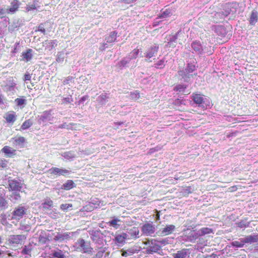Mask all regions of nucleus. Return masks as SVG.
I'll use <instances>...</instances> for the list:
<instances>
[{"mask_svg": "<svg viewBox=\"0 0 258 258\" xmlns=\"http://www.w3.org/2000/svg\"><path fill=\"white\" fill-rule=\"evenodd\" d=\"M196 67L191 63H188L185 69L180 70L178 71V75L179 80L181 81L188 83L194 77L197 75L196 73Z\"/></svg>", "mask_w": 258, "mask_h": 258, "instance_id": "f257e3e1", "label": "nucleus"}, {"mask_svg": "<svg viewBox=\"0 0 258 258\" xmlns=\"http://www.w3.org/2000/svg\"><path fill=\"white\" fill-rule=\"evenodd\" d=\"M144 244L146 246L144 249H145L147 254H153L155 253H159L161 250V246L158 245L156 239H149L144 241Z\"/></svg>", "mask_w": 258, "mask_h": 258, "instance_id": "f03ea898", "label": "nucleus"}, {"mask_svg": "<svg viewBox=\"0 0 258 258\" xmlns=\"http://www.w3.org/2000/svg\"><path fill=\"white\" fill-rule=\"evenodd\" d=\"M75 247L79 251L86 253H90L93 249L90 243L86 242L84 239L82 238L77 240L75 243Z\"/></svg>", "mask_w": 258, "mask_h": 258, "instance_id": "7ed1b4c3", "label": "nucleus"}, {"mask_svg": "<svg viewBox=\"0 0 258 258\" xmlns=\"http://www.w3.org/2000/svg\"><path fill=\"white\" fill-rule=\"evenodd\" d=\"M27 237L25 235H10L7 238V241L9 245L16 246L18 245L22 244L25 240L26 239Z\"/></svg>", "mask_w": 258, "mask_h": 258, "instance_id": "20e7f679", "label": "nucleus"}, {"mask_svg": "<svg viewBox=\"0 0 258 258\" xmlns=\"http://www.w3.org/2000/svg\"><path fill=\"white\" fill-rule=\"evenodd\" d=\"M199 237L197 231L191 230L189 232L183 233L182 235L180 236V239L181 241H183L184 242L194 243Z\"/></svg>", "mask_w": 258, "mask_h": 258, "instance_id": "39448f33", "label": "nucleus"}, {"mask_svg": "<svg viewBox=\"0 0 258 258\" xmlns=\"http://www.w3.org/2000/svg\"><path fill=\"white\" fill-rule=\"evenodd\" d=\"M137 65V62L132 60L128 55L123 57L117 63V66L121 69L125 67L135 68Z\"/></svg>", "mask_w": 258, "mask_h": 258, "instance_id": "423d86ee", "label": "nucleus"}, {"mask_svg": "<svg viewBox=\"0 0 258 258\" xmlns=\"http://www.w3.org/2000/svg\"><path fill=\"white\" fill-rule=\"evenodd\" d=\"M75 232H64V233H57L53 238L54 240L60 242H67V241L71 239Z\"/></svg>", "mask_w": 258, "mask_h": 258, "instance_id": "0eeeda50", "label": "nucleus"}, {"mask_svg": "<svg viewBox=\"0 0 258 258\" xmlns=\"http://www.w3.org/2000/svg\"><path fill=\"white\" fill-rule=\"evenodd\" d=\"M191 47L194 51L198 54L202 55L208 52V48H207L206 46H202L200 41H193L191 44Z\"/></svg>", "mask_w": 258, "mask_h": 258, "instance_id": "6e6552de", "label": "nucleus"}, {"mask_svg": "<svg viewBox=\"0 0 258 258\" xmlns=\"http://www.w3.org/2000/svg\"><path fill=\"white\" fill-rule=\"evenodd\" d=\"M141 230L144 235L152 236L155 232V227L152 223H146L142 226Z\"/></svg>", "mask_w": 258, "mask_h": 258, "instance_id": "1a4fd4ad", "label": "nucleus"}, {"mask_svg": "<svg viewBox=\"0 0 258 258\" xmlns=\"http://www.w3.org/2000/svg\"><path fill=\"white\" fill-rule=\"evenodd\" d=\"M158 50L159 46L155 44L148 48L144 53V56L146 57L145 60L151 62L152 60H150V59L156 55Z\"/></svg>", "mask_w": 258, "mask_h": 258, "instance_id": "9d476101", "label": "nucleus"}, {"mask_svg": "<svg viewBox=\"0 0 258 258\" xmlns=\"http://www.w3.org/2000/svg\"><path fill=\"white\" fill-rule=\"evenodd\" d=\"M117 32L116 31L111 32L109 35L106 36L105 38L106 42H103L102 46L101 47L102 50H104L105 48L108 47V43L114 42L117 38Z\"/></svg>", "mask_w": 258, "mask_h": 258, "instance_id": "9b49d317", "label": "nucleus"}, {"mask_svg": "<svg viewBox=\"0 0 258 258\" xmlns=\"http://www.w3.org/2000/svg\"><path fill=\"white\" fill-rule=\"evenodd\" d=\"M48 172L51 175H55L58 176L60 175L66 176V175L69 174L71 171L63 168L52 167L49 169Z\"/></svg>", "mask_w": 258, "mask_h": 258, "instance_id": "f8f14e48", "label": "nucleus"}, {"mask_svg": "<svg viewBox=\"0 0 258 258\" xmlns=\"http://www.w3.org/2000/svg\"><path fill=\"white\" fill-rule=\"evenodd\" d=\"M191 250L188 248H183L172 254V258H189Z\"/></svg>", "mask_w": 258, "mask_h": 258, "instance_id": "ddd939ff", "label": "nucleus"}, {"mask_svg": "<svg viewBox=\"0 0 258 258\" xmlns=\"http://www.w3.org/2000/svg\"><path fill=\"white\" fill-rule=\"evenodd\" d=\"M26 209L24 207L19 206L13 212V218L16 220L20 219L26 214Z\"/></svg>", "mask_w": 258, "mask_h": 258, "instance_id": "4468645a", "label": "nucleus"}, {"mask_svg": "<svg viewBox=\"0 0 258 258\" xmlns=\"http://www.w3.org/2000/svg\"><path fill=\"white\" fill-rule=\"evenodd\" d=\"M126 234L127 239H137L139 237V230L138 228L133 227L126 229Z\"/></svg>", "mask_w": 258, "mask_h": 258, "instance_id": "2eb2a0df", "label": "nucleus"}, {"mask_svg": "<svg viewBox=\"0 0 258 258\" xmlns=\"http://www.w3.org/2000/svg\"><path fill=\"white\" fill-rule=\"evenodd\" d=\"M32 243H29L27 245H25L21 247L22 250L21 253L25 255V258H30L32 256L31 252L34 248Z\"/></svg>", "mask_w": 258, "mask_h": 258, "instance_id": "dca6fc26", "label": "nucleus"}, {"mask_svg": "<svg viewBox=\"0 0 258 258\" xmlns=\"http://www.w3.org/2000/svg\"><path fill=\"white\" fill-rule=\"evenodd\" d=\"M175 226L174 225H167L159 232V235L163 236L171 234L175 231Z\"/></svg>", "mask_w": 258, "mask_h": 258, "instance_id": "f3484780", "label": "nucleus"}, {"mask_svg": "<svg viewBox=\"0 0 258 258\" xmlns=\"http://www.w3.org/2000/svg\"><path fill=\"white\" fill-rule=\"evenodd\" d=\"M127 237L124 233H122L121 234H117L115 235L113 241H115V243L119 246H122L125 242V240L127 239Z\"/></svg>", "mask_w": 258, "mask_h": 258, "instance_id": "a211bd4d", "label": "nucleus"}, {"mask_svg": "<svg viewBox=\"0 0 258 258\" xmlns=\"http://www.w3.org/2000/svg\"><path fill=\"white\" fill-rule=\"evenodd\" d=\"M21 3L18 0H13L9 8L7 9L8 14H13L17 12L19 8Z\"/></svg>", "mask_w": 258, "mask_h": 258, "instance_id": "6ab92c4d", "label": "nucleus"}, {"mask_svg": "<svg viewBox=\"0 0 258 258\" xmlns=\"http://www.w3.org/2000/svg\"><path fill=\"white\" fill-rule=\"evenodd\" d=\"M9 185L10 189L12 191H20L22 188V184L16 180H11L9 181Z\"/></svg>", "mask_w": 258, "mask_h": 258, "instance_id": "aec40b11", "label": "nucleus"}, {"mask_svg": "<svg viewBox=\"0 0 258 258\" xmlns=\"http://www.w3.org/2000/svg\"><path fill=\"white\" fill-rule=\"evenodd\" d=\"M16 85L17 83L13 79L8 80L6 85L7 91L14 94L17 89Z\"/></svg>", "mask_w": 258, "mask_h": 258, "instance_id": "412c9836", "label": "nucleus"}, {"mask_svg": "<svg viewBox=\"0 0 258 258\" xmlns=\"http://www.w3.org/2000/svg\"><path fill=\"white\" fill-rule=\"evenodd\" d=\"M244 244H251L258 241V234H254L246 236L243 238Z\"/></svg>", "mask_w": 258, "mask_h": 258, "instance_id": "4be33fe9", "label": "nucleus"}, {"mask_svg": "<svg viewBox=\"0 0 258 258\" xmlns=\"http://www.w3.org/2000/svg\"><path fill=\"white\" fill-rule=\"evenodd\" d=\"M192 100L199 107H204V98L200 94H193Z\"/></svg>", "mask_w": 258, "mask_h": 258, "instance_id": "5701e85b", "label": "nucleus"}, {"mask_svg": "<svg viewBox=\"0 0 258 258\" xmlns=\"http://www.w3.org/2000/svg\"><path fill=\"white\" fill-rule=\"evenodd\" d=\"M109 99V96L108 94L102 93L97 97L96 101L100 105L103 106L106 104Z\"/></svg>", "mask_w": 258, "mask_h": 258, "instance_id": "b1692460", "label": "nucleus"}, {"mask_svg": "<svg viewBox=\"0 0 258 258\" xmlns=\"http://www.w3.org/2000/svg\"><path fill=\"white\" fill-rule=\"evenodd\" d=\"M57 45V41L56 40H45L43 42V46L45 49L51 50L52 48Z\"/></svg>", "mask_w": 258, "mask_h": 258, "instance_id": "393cba45", "label": "nucleus"}, {"mask_svg": "<svg viewBox=\"0 0 258 258\" xmlns=\"http://www.w3.org/2000/svg\"><path fill=\"white\" fill-rule=\"evenodd\" d=\"M33 50L31 49H28L26 51H24L22 53V60L28 62L32 58Z\"/></svg>", "mask_w": 258, "mask_h": 258, "instance_id": "a878e982", "label": "nucleus"}, {"mask_svg": "<svg viewBox=\"0 0 258 258\" xmlns=\"http://www.w3.org/2000/svg\"><path fill=\"white\" fill-rule=\"evenodd\" d=\"M230 244L232 247L237 248H242L245 245L243 238H239L237 240L232 241Z\"/></svg>", "mask_w": 258, "mask_h": 258, "instance_id": "bb28decb", "label": "nucleus"}, {"mask_svg": "<svg viewBox=\"0 0 258 258\" xmlns=\"http://www.w3.org/2000/svg\"><path fill=\"white\" fill-rule=\"evenodd\" d=\"M61 155L66 159L70 161L73 160L76 157V154L73 151L62 152Z\"/></svg>", "mask_w": 258, "mask_h": 258, "instance_id": "cd10ccee", "label": "nucleus"}, {"mask_svg": "<svg viewBox=\"0 0 258 258\" xmlns=\"http://www.w3.org/2000/svg\"><path fill=\"white\" fill-rule=\"evenodd\" d=\"M51 118H52L51 111V110L45 111H44L43 112L42 114L40 116V120L44 122V121H46L51 120Z\"/></svg>", "mask_w": 258, "mask_h": 258, "instance_id": "c85d7f7f", "label": "nucleus"}, {"mask_svg": "<svg viewBox=\"0 0 258 258\" xmlns=\"http://www.w3.org/2000/svg\"><path fill=\"white\" fill-rule=\"evenodd\" d=\"M76 186V184L72 180H68L66 183L62 185L61 188L69 190Z\"/></svg>", "mask_w": 258, "mask_h": 258, "instance_id": "c756f323", "label": "nucleus"}, {"mask_svg": "<svg viewBox=\"0 0 258 258\" xmlns=\"http://www.w3.org/2000/svg\"><path fill=\"white\" fill-rule=\"evenodd\" d=\"M2 151L4 152L6 155L9 157H11L13 155L16 154V150L13 149L12 148L9 146H5L2 149Z\"/></svg>", "mask_w": 258, "mask_h": 258, "instance_id": "7c9ffc66", "label": "nucleus"}, {"mask_svg": "<svg viewBox=\"0 0 258 258\" xmlns=\"http://www.w3.org/2000/svg\"><path fill=\"white\" fill-rule=\"evenodd\" d=\"M42 205L44 210H50L53 206V201L50 199H46L44 200Z\"/></svg>", "mask_w": 258, "mask_h": 258, "instance_id": "2f4dec72", "label": "nucleus"}, {"mask_svg": "<svg viewBox=\"0 0 258 258\" xmlns=\"http://www.w3.org/2000/svg\"><path fill=\"white\" fill-rule=\"evenodd\" d=\"M257 20L258 13L256 11L253 10L252 11L250 17L249 18V24L251 25H254L257 22Z\"/></svg>", "mask_w": 258, "mask_h": 258, "instance_id": "473e14b6", "label": "nucleus"}, {"mask_svg": "<svg viewBox=\"0 0 258 258\" xmlns=\"http://www.w3.org/2000/svg\"><path fill=\"white\" fill-rule=\"evenodd\" d=\"M198 233L199 237L204 236L206 234H209L213 232V230L210 228L208 227H203L198 231H197Z\"/></svg>", "mask_w": 258, "mask_h": 258, "instance_id": "72a5a7b5", "label": "nucleus"}, {"mask_svg": "<svg viewBox=\"0 0 258 258\" xmlns=\"http://www.w3.org/2000/svg\"><path fill=\"white\" fill-rule=\"evenodd\" d=\"M187 86V85L185 84H178L174 87L173 90L177 92L183 94L185 92Z\"/></svg>", "mask_w": 258, "mask_h": 258, "instance_id": "f704fd0d", "label": "nucleus"}, {"mask_svg": "<svg viewBox=\"0 0 258 258\" xmlns=\"http://www.w3.org/2000/svg\"><path fill=\"white\" fill-rule=\"evenodd\" d=\"M91 238L94 242H98L100 239V232L98 230H93L90 233Z\"/></svg>", "mask_w": 258, "mask_h": 258, "instance_id": "c9c22d12", "label": "nucleus"}, {"mask_svg": "<svg viewBox=\"0 0 258 258\" xmlns=\"http://www.w3.org/2000/svg\"><path fill=\"white\" fill-rule=\"evenodd\" d=\"M140 251V247L135 246L127 249L123 254V256H126L127 255H132L135 253H137Z\"/></svg>", "mask_w": 258, "mask_h": 258, "instance_id": "e433bc0d", "label": "nucleus"}, {"mask_svg": "<svg viewBox=\"0 0 258 258\" xmlns=\"http://www.w3.org/2000/svg\"><path fill=\"white\" fill-rule=\"evenodd\" d=\"M172 15V10L166 9L164 11H161V13L158 16L159 18H165Z\"/></svg>", "mask_w": 258, "mask_h": 258, "instance_id": "4c0bfd02", "label": "nucleus"}, {"mask_svg": "<svg viewBox=\"0 0 258 258\" xmlns=\"http://www.w3.org/2000/svg\"><path fill=\"white\" fill-rule=\"evenodd\" d=\"M215 31L217 34L223 37L225 36L227 34L226 28L222 26H217Z\"/></svg>", "mask_w": 258, "mask_h": 258, "instance_id": "58836bf2", "label": "nucleus"}, {"mask_svg": "<svg viewBox=\"0 0 258 258\" xmlns=\"http://www.w3.org/2000/svg\"><path fill=\"white\" fill-rule=\"evenodd\" d=\"M232 10H230L229 7H228L224 12H222V13H217L215 14L216 17H220L222 19H223L224 17L228 16L231 12Z\"/></svg>", "mask_w": 258, "mask_h": 258, "instance_id": "ea45409f", "label": "nucleus"}, {"mask_svg": "<svg viewBox=\"0 0 258 258\" xmlns=\"http://www.w3.org/2000/svg\"><path fill=\"white\" fill-rule=\"evenodd\" d=\"M21 197L18 191H14L10 195V199L14 203L19 201Z\"/></svg>", "mask_w": 258, "mask_h": 258, "instance_id": "a19ab883", "label": "nucleus"}, {"mask_svg": "<svg viewBox=\"0 0 258 258\" xmlns=\"http://www.w3.org/2000/svg\"><path fill=\"white\" fill-rule=\"evenodd\" d=\"M67 55V53H64L63 51L58 52L56 58V61L58 63H62L64 59L66 57Z\"/></svg>", "mask_w": 258, "mask_h": 258, "instance_id": "79ce46f5", "label": "nucleus"}, {"mask_svg": "<svg viewBox=\"0 0 258 258\" xmlns=\"http://www.w3.org/2000/svg\"><path fill=\"white\" fill-rule=\"evenodd\" d=\"M53 257L55 258H64V252L59 249H57V250H55L52 253Z\"/></svg>", "mask_w": 258, "mask_h": 258, "instance_id": "37998d69", "label": "nucleus"}, {"mask_svg": "<svg viewBox=\"0 0 258 258\" xmlns=\"http://www.w3.org/2000/svg\"><path fill=\"white\" fill-rule=\"evenodd\" d=\"M206 242L205 241L203 238H199L198 241V244L195 245V247L197 250L201 251L203 248L201 245L205 246L206 245Z\"/></svg>", "mask_w": 258, "mask_h": 258, "instance_id": "c03bdc74", "label": "nucleus"}, {"mask_svg": "<svg viewBox=\"0 0 258 258\" xmlns=\"http://www.w3.org/2000/svg\"><path fill=\"white\" fill-rule=\"evenodd\" d=\"M139 52L140 50L139 49H135L127 55L129 56L132 59V60L136 61V59L138 57Z\"/></svg>", "mask_w": 258, "mask_h": 258, "instance_id": "a18cd8bd", "label": "nucleus"}, {"mask_svg": "<svg viewBox=\"0 0 258 258\" xmlns=\"http://www.w3.org/2000/svg\"><path fill=\"white\" fill-rule=\"evenodd\" d=\"M14 140V144L16 145H19L20 146H23V144L25 142V139L23 137H19L16 138H13Z\"/></svg>", "mask_w": 258, "mask_h": 258, "instance_id": "49530a36", "label": "nucleus"}, {"mask_svg": "<svg viewBox=\"0 0 258 258\" xmlns=\"http://www.w3.org/2000/svg\"><path fill=\"white\" fill-rule=\"evenodd\" d=\"M106 250V247L100 248V249L97 251V253L94 255L92 258H102Z\"/></svg>", "mask_w": 258, "mask_h": 258, "instance_id": "de8ad7c7", "label": "nucleus"}, {"mask_svg": "<svg viewBox=\"0 0 258 258\" xmlns=\"http://www.w3.org/2000/svg\"><path fill=\"white\" fill-rule=\"evenodd\" d=\"M33 124L32 121L30 119L25 120L21 125V128L23 130L29 128Z\"/></svg>", "mask_w": 258, "mask_h": 258, "instance_id": "09e8293b", "label": "nucleus"}, {"mask_svg": "<svg viewBox=\"0 0 258 258\" xmlns=\"http://www.w3.org/2000/svg\"><path fill=\"white\" fill-rule=\"evenodd\" d=\"M166 62V61H165L164 58H163L155 63L154 67L157 69H162L165 67Z\"/></svg>", "mask_w": 258, "mask_h": 258, "instance_id": "8fccbe9b", "label": "nucleus"}, {"mask_svg": "<svg viewBox=\"0 0 258 258\" xmlns=\"http://www.w3.org/2000/svg\"><path fill=\"white\" fill-rule=\"evenodd\" d=\"M16 117L15 113H9L7 115L6 119L7 122H14L16 120Z\"/></svg>", "mask_w": 258, "mask_h": 258, "instance_id": "3c124183", "label": "nucleus"}, {"mask_svg": "<svg viewBox=\"0 0 258 258\" xmlns=\"http://www.w3.org/2000/svg\"><path fill=\"white\" fill-rule=\"evenodd\" d=\"M156 241H157L158 245L160 246H161V248L162 247V245H165L169 243V240L168 238H162L159 239H156Z\"/></svg>", "mask_w": 258, "mask_h": 258, "instance_id": "603ef678", "label": "nucleus"}, {"mask_svg": "<svg viewBox=\"0 0 258 258\" xmlns=\"http://www.w3.org/2000/svg\"><path fill=\"white\" fill-rule=\"evenodd\" d=\"M140 97L139 92L135 91L133 92H131L130 94V98L134 100H136Z\"/></svg>", "mask_w": 258, "mask_h": 258, "instance_id": "864d4df0", "label": "nucleus"}, {"mask_svg": "<svg viewBox=\"0 0 258 258\" xmlns=\"http://www.w3.org/2000/svg\"><path fill=\"white\" fill-rule=\"evenodd\" d=\"M47 214L51 218L53 219H56L58 217V213L56 209L52 210V211H50L49 212H47Z\"/></svg>", "mask_w": 258, "mask_h": 258, "instance_id": "5fc2aeb1", "label": "nucleus"}, {"mask_svg": "<svg viewBox=\"0 0 258 258\" xmlns=\"http://www.w3.org/2000/svg\"><path fill=\"white\" fill-rule=\"evenodd\" d=\"M26 100L23 98H17L15 99V102L18 106H21L26 103Z\"/></svg>", "mask_w": 258, "mask_h": 258, "instance_id": "6e6d98bb", "label": "nucleus"}, {"mask_svg": "<svg viewBox=\"0 0 258 258\" xmlns=\"http://www.w3.org/2000/svg\"><path fill=\"white\" fill-rule=\"evenodd\" d=\"M72 207V205L71 204H63L60 206V209L64 211H67L70 208Z\"/></svg>", "mask_w": 258, "mask_h": 258, "instance_id": "4d7b16f0", "label": "nucleus"}, {"mask_svg": "<svg viewBox=\"0 0 258 258\" xmlns=\"http://www.w3.org/2000/svg\"><path fill=\"white\" fill-rule=\"evenodd\" d=\"M38 239L39 241L42 244L45 243L48 240L47 238L43 234H40Z\"/></svg>", "mask_w": 258, "mask_h": 258, "instance_id": "13d9d810", "label": "nucleus"}, {"mask_svg": "<svg viewBox=\"0 0 258 258\" xmlns=\"http://www.w3.org/2000/svg\"><path fill=\"white\" fill-rule=\"evenodd\" d=\"M118 221H120V220L118 219H114L113 220H112L111 221H110L109 223V225L110 226H112L113 227H115V228H117V222Z\"/></svg>", "mask_w": 258, "mask_h": 258, "instance_id": "bf43d9fd", "label": "nucleus"}, {"mask_svg": "<svg viewBox=\"0 0 258 258\" xmlns=\"http://www.w3.org/2000/svg\"><path fill=\"white\" fill-rule=\"evenodd\" d=\"M178 33H179V32H178L177 33L175 34L174 35L170 36L169 37V38H167V40L168 41H172V42H174V43H176V41H177V34H178Z\"/></svg>", "mask_w": 258, "mask_h": 258, "instance_id": "052dcab7", "label": "nucleus"}, {"mask_svg": "<svg viewBox=\"0 0 258 258\" xmlns=\"http://www.w3.org/2000/svg\"><path fill=\"white\" fill-rule=\"evenodd\" d=\"M63 103H71L73 101V98L71 95H69L67 97H64L62 100Z\"/></svg>", "mask_w": 258, "mask_h": 258, "instance_id": "680f3d73", "label": "nucleus"}, {"mask_svg": "<svg viewBox=\"0 0 258 258\" xmlns=\"http://www.w3.org/2000/svg\"><path fill=\"white\" fill-rule=\"evenodd\" d=\"M37 6L35 4H33L32 5H27L26 7V10L27 12H29L31 10H34L37 9Z\"/></svg>", "mask_w": 258, "mask_h": 258, "instance_id": "e2e57ef3", "label": "nucleus"}, {"mask_svg": "<svg viewBox=\"0 0 258 258\" xmlns=\"http://www.w3.org/2000/svg\"><path fill=\"white\" fill-rule=\"evenodd\" d=\"M249 223L245 221H241L238 224V226L241 228H245L249 226Z\"/></svg>", "mask_w": 258, "mask_h": 258, "instance_id": "0e129e2a", "label": "nucleus"}, {"mask_svg": "<svg viewBox=\"0 0 258 258\" xmlns=\"http://www.w3.org/2000/svg\"><path fill=\"white\" fill-rule=\"evenodd\" d=\"M73 78V77L71 76H69L67 78H66L62 82L63 85H65L68 84L69 83V82L72 81Z\"/></svg>", "mask_w": 258, "mask_h": 258, "instance_id": "69168bd1", "label": "nucleus"}, {"mask_svg": "<svg viewBox=\"0 0 258 258\" xmlns=\"http://www.w3.org/2000/svg\"><path fill=\"white\" fill-rule=\"evenodd\" d=\"M56 128H69V125L67 124L66 123H64L63 124H60L58 126L56 127Z\"/></svg>", "mask_w": 258, "mask_h": 258, "instance_id": "338daca9", "label": "nucleus"}, {"mask_svg": "<svg viewBox=\"0 0 258 258\" xmlns=\"http://www.w3.org/2000/svg\"><path fill=\"white\" fill-rule=\"evenodd\" d=\"M88 96L87 95L83 96L78 101L79 104H83L84 102L88 99Z\"/></svg>", "mask_w": 258, "mask_h": 258, "instance_id": "774afa93", "label": "nucleus"}]
</instances>
